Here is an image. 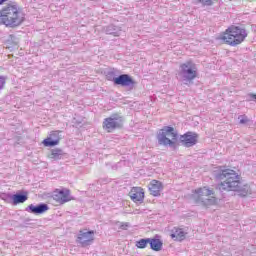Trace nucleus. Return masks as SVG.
Returning <instances> with one entry per match:
<instances>
[{"mask_svg":"<svg viewBox=\"0 0 256 256\" xmlns=\"http://www.w3.org/2000/svg\"><path fill=\"white\" fill-rule=\"evenodd\" d=\"M178 79L184 85H193V81L197 79V65L193 61H186L180 64Z\"/></svg>","mask_w":256,"mask_h":256,"instance_id":"nucleus-5","label":"nucleus"},{"mask_svg":"<svg viewBox=\"0 0 256 256\" xmlns=\"http://www.w3.org/2000/svg\"><path fill=\"white\" fill-rule=\"evenodd\" d=\"M0 199L5 201V203H11L13 201V194L0 192Z\"/></svg>","mask_w":256,"mask_h":256,"instance_id":"nucleus-22","label":"nucleus"},{"mask_svg":"<svg viewBox=\"0 0 256 256\" xmlns=\"http://www.w3.org/2000/svg\"><path fill=\"white\" fill-rule=\"evenodd\" d=\"M214 177L216 181L220 183L216 186V191L220 193L223 191H237L240 197H247L251 195L252 190L249 184H243L241 182V176L232 169L220 168L214 172Z\"/></svg>","mask_w":256,"mask_h":256,"instance_id":"nucleus-1","label":"nucleus"},{"mask_svg":"<svg viewBox=\"0 0 256 256\" xmlns=\"http://www.w3.org/2000/svg\"><path fill=\"white\" fill-rule=\"evenodd\" d=\"M128 227H129V223L128 222L122 223L120 225V229H122L123 231H127Z\"/></svg>","mask_w":256,"mask_h":256,"instance_id":"nucleus-27","label":"nucleus"},{"mask_svg":"<svg viewBox=\"0 0 256 256\" xmlns=\"http://www.w3.org/2000/svg\"><path fill=\"white\" fill-rule=\"evenodd\" d=\"M238 119L240 125H247V123H249V118L246 115H240Z\"/></svg>","mask_w":256,"mask_h":256,"instance_id":"nucleus-23","label":"nucleus"},{"mask_svg":"<svg viewBox=\"0 0 256 256\" xmlns=\"http://www.w3.org/2000/svg\"><path fill=\"white\" fill-rule=\"evenodd\" d=\"M5 87V76H0V91H3Z\"/></svg>","mask_w":256,"mask_h":256,"instance_id":"nucleus-24","label":"nucleus"},{"mask_svg":"<svg viewBox=\"0 0 256 256\" xmlns=\"http://www.w3.org/2000/svg\"><path fill=\"white\" fill-rule=\"evenodd\" d=\"M130 198L134 203H143L145 192L141 187H133L129 193Z\"/></svg>","mask_w":256,"mask_h":256,"instance_id":"nucleus-14","label":"nucleus"},{"mask_svg":"<svg viewBox=\"0 0 256 256\" xmlns=\"http://www.w3.org/2000/svg\"><path fill=\"white\" fill-rule=\"evenodd\" d=\"M25 211L28 213H32L33 215H43L46 211H49V205L45 203H40L38 205L30 204L26 207Z\"/></svg>","mask_w":256,"mask_h":256,"instance_id":"nucleus-12","label":"nucleus"},{"mask_svg":"<svg viewBox=\"0 0 256 256\" xmlns=\"http://www.w3.org/2000/svg\"><path fill=\"white\" fill-rule=\"evenodd\" d=\"M147 245H149V238H142L136 241V247H138V249H145Z\"/></svg>","mask_w":256,"mask_h":256,"instance_id":"nucleus-21","label":"nucleus"},{"mask_svg":"<svg viewBox=\"0 0 256 256\" xmlns=\"http://www.w3.org/2000/svg\"><path fill=\"white\" fill-rule=\"evenodd\" d=\"M59 133L61 131H52L50 137L43 140L44 147H55V145H59V141H61Z\"/></svg>","mask_w":256,"mask_h":256,"instance_id":"nucleus-13","label":"nucleus"},{"mask_svg":"<svg viewBox=\"0 0 256 256\" xmlns=\"http://www.w3.org/2000/svg\"><path fill=\"white\" fill-rule=\"evenodd\" d=\"M179 142L183 147H195V144L199 142V134L188 131L183 135H180Z\"/></svg>","mask_w":256,"mask_h":256,"instance_id":"nucleus-9","label":"nucleus"},{"mask_svg":"<svg viewBox=\"0 0 256 256\" xmlns=\"http://www.w3.org/2000/svg\"><path fill=\"white\" fill-rule=\"evenodd\" d=\"M23 223H24L25 225H29V223H31V218H26V219H24V220H23Z\"/></svg>","mask_w":256,"mask_h":256,"instance_id":"nucleus-28","label":"nucleus"},{"mask_svg":"<svg viewBox=\"0 0 256 256\" xmlns=\"http://www.w3.org/2000/svg\"><path fill=\"white\" fill-rule=\"evenodd\" d=\"M0 21L6 27H19L25 21V14L16 4H9L0 10Z\"/></svg>","mask_w":256,"mask_h":256,"instance_id":"nucleus-2","label":"nucleus"},{"mask_svg":"<svg viewBox=\"0 0 256 256\" xmlns=\"http://www.w3.org/2000/svg\"><path fill=\"white\" fill-rule=\"evenodd\" d=\"M95 241V231L93 230H80L77 237V243L81 247H89Z\"/></svg>","mask_w":256,"mask_h":256,"instance_id":"nucleus-8","label":"nucleus"},{"mask_svg":"<svg viewBox=\"0 0 256 256\" xmlns=\"http://www.w3.org/2000/svg\"><path fill=\"white\" fill-rule=\"evenodd\" d=\"M53 197H54V200L57 201V203H60L61 205H63V203H68V201H71V190L69 189L56 190Z\"/></svg>","mask_w":256,"mask_h":256,"instance_id":"nucleus-11","label":"nucleus"},{"mask_svg":"<svg viewBox=\"0 0 256 256\" xmlns=\"http://www.w3.org/2000/svg\"><path fill=\"white\" fill-rule=\"evenodd\" d=\"M170 237L174 241H185V237H187V232H184L181 228L174 227L171 230Z\"/></svg>","mask_w":256,"mask_h":256,"instance_id":"nucleus-16","label":"nucleus"},{"mask_svg":"<svg viewBox=\"0 0 256 256\" xmlns=\"http://www.w3.org/2000/svg\"><path fill=\"white\" fill-rule=\"evenodd\" d=\"M27 199H29V196H27V192H18L12 195V205H19V203H25Z\"/></svg>","mask_w":256,"mask_h":256,"instance_id":"nucleus-17","label":"nucleus"},{"mask_svg":"<svg viewBox=\"0 0 256 256\" xmlns=\"http://www.w3.org/2000/svg\"><path fill=\"white\" fill-rule=\"evenodd\" d=\"M202 5H213V0H198Z\"/></svg>","mask_w":256,"mask_h":256,"instance_id":"nucleus-25","label":"nucleus"},{"mask_svg":"<svg viewBox=\"0 0 256 256\" xmlns=\"http://www.w3.org/2000/svg\"><path fill=\"white\" fill-rule=\"evenodd\" d=\"M149 191L153 197H159L163 191V184L158 180H152L149 184Z\"/></svg>","mask_w":256,"mask_h":256,"instance_id":"nucleus-15","label":"nucleus"},{"mask_svg":"<svg viewBox=\"0 0 256 256\" xmlns=\"http://www.w3.org/2000/svg\"><path fill=\"white\" fill-rule=\"evenodd\" d=\"M102 127L107 133H113L115 129H121L123 127V116L112 114L103 120Z\"/></svg>","mask_w":256,"mask_h":256,"instance_id":"nucleus-7","label":"nucleus"},{"mask_svg":"<svg viewBox=\"0 0 256 256\" xmlns=\"http://www.w3.org/2000/svg\"><path fill=\"white\" fill-rule=\"evenodd\" d=\"M7 0H0V5H3Z\"/></svg>","mask_w":256,"mask_h":256,"instance_id":"nucleus-29","label":"nucleus"},{"mask_svg":"<svg viewBox=\"0 0 256 256\" xmlns=\"http://www.w3.org/2000/svg\"><path fill=\"white\" fill-rule=\"evenodd\" d=\"M246 37L247 30L239 26H230L228 29H226L221 39L224 41V43H227V45L237 47V45H241V43L245 41Z\"/></svg>","mask_w":256,"mask_h":256,"instance_id":"nucleus-4","label":"nucleus"},{"mask_svg":"<svg viewBox=\"0 0 256 256\" xmlns=\"http://www.w3.org/2000/svg\"><path fill=\"white\" fill-rule=\"evenodd\" d=\"M149 245L152 251H161L163 249V241L157 238H149Z\"/></svg>","mask_w":256,"mask_h":256,"instance_id":"nucleus-19","label":"nucleus"},{"mask_svg":"<svg viewBox=\"0 0 256 256\" xmlns=\"http://www.w3.org/2000/svg\"><path fill=\"white\" fill-rule=\"evenodd\" d=\"M158 145L162 147H170V149H177V141L179 139V133L175 131V128L171 126H164L160 129L156 135Z\"/></svg>","mask_w":256,"mask_h":256,"instance_id":"nucleus-3","label":"nucleus"},{"mask_svg":"<svg viewBox=\"0 0 256 256\" xmlns=\"http://www.w3.org/2000/svg\"><path fill=\"white\" fill-rule=\"evenodd\" d=\"M256 99V94L250 93L247 96V101H254Z\"/></svg>","mask_w":256,"mask_h":256,"instance_id":"nucleus-26","label":"nucleus"},{"mask_svg":"<svg viewBox=\"0 0 256 256\" xmlns=\"http://www.w3.org/2000/svg\"><path fill=\"white\" fill-rule=\"evenodd\" d=\"M106 35H113L119 37L121 35V28L115 25H108L104 28Z\"/></svg>","mask_w":256,"mask_h":256,"instance_id":"nucleus-18","label":"nucleus"},{"mask_svg":"<svg viewBox=\"0 0 256 256\" xmlns=\"http://www.w3.org/2000/svg\"><path fill=\"white\" fill-rule=\"evenodd\" d=\"M196 195H198V201H201V203H211V195H215V192L207 187L199 188L195 190Z\"/></svg>","mask_w":256,"mask_h":256,"instance_id":"nucleus-10","label":"nucleus"},{"mask_svg":"<svg viewBox=\"0 0 256 256\" xmlns=\"http://www.w3.org/2000/svg\"><path fill=\"white\" fill-rule=\"evenodd\" d=\"M63 157H65V152L59 148L52 149L49 155V159H52V161H59L63 159Z\"/></svg>","mask_w":256,"mask_h":256,"instance_id":"nucleus-20","label":"nucleus"},{"mask_svg":"<svg viewBox=\"0 0 256 256\" xmlns=\"http://www.w3.org/2000/svg\"><path fill=\"white\" fill-rule=\"evenodd\" d=\"M106 79L112 81L114 85H121V87H128L133 90L135 87V80L129 74H121L118 77L115 75V71L111 70L107 72Z\"/></svg>","mask_w":256,"mask_h":256,"instance_id":"nucleus-6","label":"nucleus"}]
</instances>
